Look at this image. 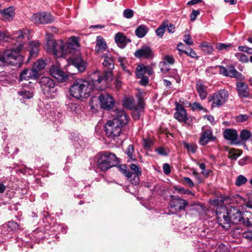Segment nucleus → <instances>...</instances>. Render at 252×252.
<instances>
[{
    "label": "nucleus",
    "mask_w": 252,
    "mask_h": 252,
    "mask_svg": "<svg viewBox=\"0 0 252 252\" xmlns=\"http://www.w3.org/2000/svg\"><path fill=\"white\" fill-rule=\"evenodd\" d=\"M27 33L21 30L15 32L12 34V39L18 42L17 47H14L10 50L0 55V65H11L19 67L23 62V57L19 54L22 49Z\"/></svg>",
    "instance_id": "obj_1"
},
{
    "label": "nucleus",
    "mask_w": 252,
    "mask_h": 252,
    "mask_svg": "<svg viewBox=\"0 0 252 252\" xmlns=\"http://www.w3.org/2000/svg\"><path fill=\"white\" fill-rule=\"evenodd\" d=\"M100 84H97L95 85L92 80V76L90 81L82 79L76 80L70 87L69 94L77 98H87L90 95L94 88L98 90H102L104 89V87L102 85L99 86Z\"/></svg>",
    "instance_id": "obj_2"
},
{
    "label": "nucleus",
    "mask_w": 252,
    "mask_h": 252,
    "mask_svg": "<svg viewBox=\"0 0 252 252\" xmlns=\"http://www.w3.org/2000/svg\"><path fill=\"white\" fill-rule=\"evenodd\" d=\"M127 116L123 111H117V115L112 120H109L105 125L106 134L108 137L114 138L120 136L122 127L127 124Z\"/></svg>",
    "instance_id": "obj_3"
},
{
    "label": "nucleus",
    "mask_w": 252,
    "mask_h": 252,
    "mask_svg": "<svg viewBox=\"0 0 252 252\" xmlns=\"http://www.w3.org/2000/svg\"><path fill=\"white\" fill-rule=\"evenodd\" d=\"M102 58H104L102 65L105 68L104 74L100 75L98 71L92 74V80L95 85L97 84H105L106 81L112 78V70L114 68L113 57L110 53L107 52L102 55Z\"/></svg>",
    "instance_id": "obj_4"
},
{
    "label": "nucleus",
    "mask_w": 252,
    "mask_h": 252,
    "mask_svg": "<svg viewBox=\"0 0 252 252\" xmlns=\"http://www.w3.org/2000/svg\"><path fill=\"white\" fill-rule=\"evenodd\" d=\"M119 162V158L111 153L105 152L100 155L97 160V166L102 171H106L116 166Z\"/></svg>",
    "instance_id": "obj_5"
},
{
    "label": "nucleus",
    "mask_w": 252,
    "mask_h": 252,
    "mask_svg": "<svg viewBox=\"0 0 252 252\" xmlns=\"http://www.w3.org/2000/svg\"><path fill=\"white\" fill-rule=\"evenodd\" d=\"M62 40L51 41L46 44L45 48L48 53L60 57L69 54Z\"/></svg>",
    "instance_id": "obj_6"
},
{
    "label": "nucleus",
    "mask_w": 252,
    "mask_h": 252,
    "mask_svg": "<svg viewBox=\"0 0 252 252\" xmlns=\"http://www.w3.org/2000/svg\"><path fill=\"white\" fill-rule=\"evenodd\" d=\"M228 214L232 223L240 224L247 227L252 224L249 219H245L242 212L235 207L228 208Z\"/></svg>",
    "instance_id": "obj_7"
},
{
    "label": "nucleus",
    "mask_w": 252,
    "mask_h": 252,
    "mask_svg": "<svg viewBox=\"0 0 252 252\" xmlns=\"http://www.w3.org/2000/svg\"><path fill=\"white\" fill-rule=\"evenodd\" d=\"M228 98L227 91L224 89L220 90L214 94L213 96L209 97V101H212V106L220 107L224 104Z\"/></svg>",
    "instance_id": "obj_8"
},
{
    "label": "nucleus",
    "mask_w": 252,
    "mask_h": 252,
    "mask_svg": "<svg viewBox=\"0 0 252 252\" xmlns=\"http://www.w3.org/2000/svg\"><path fill=\"white\" fill-rule=\"evenodd\" d=\"M53 16L49 13H40L33 14L31 20L35 24H46L51 23L54 21Z\"/></svg>",
    "instance_id": "obj_9"
},
{
    "label": "nucleus",
    "mask_w": 252,
    "mask_h": 252,
    "mask_svg": "<svg viewBox=\"0 0 252 252\" xmlns=\"http://www.w3.org/2000/svg\"><path fill=\"white\" fill-rule=\"evenodd\" d=\"M101 108L110 110L113 108L115 105V102L112 96L108 93H101L98 96Z\"/></svg>",
    "instance_id": "obj_10"
},
{
    "label": "nucleus",
    "mask_w": 252,
    "mask_h": 252,
    "mask_svg": "<svg viewBox=\"0 0 252 252\" xmlns=\"http://www.w3.org/2000/svg\"><path fill=\"white\" fill-rule=\"evenodd\" d=\"M225 212L217 213V221L219 224L224 230H228L230 226L231 221L228 214V208L225 210Z\"/></svg>",
    "instance_id": "obj_11"
},
{
    "label": "nucleus",
    "mask_w": 252,
    "mask_h": 252,
    "mask_svg": "<svg viewBox=\"0 0 252 252\" xmlns=\"http://www.w3.org/2000/svg\"><path fill=\"white\" fill-rule=\"evenodd\" d=\"M174 118L179 122H184L188 126H190L191 124V121H190L189 118L187 117L185 109L180 104H176Z\"/></svg>",
    "instance_id": "obj_12"
},
{
    "label": "nucleus",
    "mask_w": 252,
    "mask_h": 252,
    "mask_svg": "<svg viewBox=\"0 0 252 252\" xmlns=\"http://www.w3.org/2000/svg\"><path fill=\"white\" fill-rule=\"evenodd\" d=\"M219 67L220 68V73L225 76L234 77L238 80L244 79L242 74L237 71L233 66H229L227 68L222 66H219Z\"/></svg>",
    "instance_id": "obj_13"
},
{
    "label": "nucleus",
    "mask_w": 252,
    "mask_h": 252,
    "mask_svg": "<svg viewBox=\"0 0 252 252\" xmlns=\"http://www.w3.org/2000/svg\"><path fill=\"white\" fill-rule=\"evenodd\" d=\"M216 137L213 135L212 130L211 129H205L202 127V132L199 143L201 145H206L209 141H214Z\"/></svg>",
    "instance_id": "obj_14"
},
{
    "label": "nucleus",
    "mask_w": 252,
    "mask_h": 252,
    "mask_svg": "<svg viewBox=\"0 0 252 252\" xmlns=\"http://www.w3.org/2000/svg\"><path fill=\"white\" fill-rule=\"evenodd\" d=\"M39 83L44 94H49L54 89L55 84L49 77H42L40 79Z\"/></svg>",
    "instance_id": "obj_15"
},
{
    "label": "nucleus",
    "mask_w": 252,
    "mask_h": 252,
    "mask_svg": "<svg viewBox=\"0 0 252 252\" xmlns=\"http://www.w3.org/2000/svg\"><path fill=\"white\" fill-rule=\"evenodd\" d=\"M134 56L137 58L152 59L154 57V53L151 48L148 46H143L137 50Z\"/></svg>",
    "instance_id": "obj_16"
},
{
    "label": "nucleus",
    "mask_w": 252,
    "mask_h": 252,
    "mask_svg": "<svg viewBox=\"0 0 252 252\" xmlns=\"http://www.w3.org/2000/svg\"><path fill=\"white\" fill-rule=\"evenodd\" d=\"M50 73L52 76L59 82H63L67 80L68 76L57 65L52 66L50 68Z\"/></svg>",
    "instance_id": "obj_17"
},
{
    "label": "nucleus",
    "mask_w": 252,
    "mask_h": 252,
    "mask_svg": "<svg viewBox=\"0 0 252 252\" xmlns=\"http://www.w3.org/2000/svg\"><path fill=\"white\" fill-rule=\"evenodd\" d=\"M39 76V73L35 71L33 68L32 69H24L20 74L19 80H29L30 79L37 80Z\"/></svg>",
    "instance_id": "obj_18"
},
{
    "label": "nucleus",
    "mask_w": 252,
    "mask_h": 252,
    "mask_svg": "<svg viewBox=\"0 0 252 252\" xmlns=\"http://www.w3.org/2000/svg\"><path fill=\"white\" fill-rule=\"evenodd\" d=\"M171 208L174 209L175 211H180L185 209L188 206V202L180 198L174 197L170 202L169 204Z\"/></svg>",
    "instance_id": "obj_19"
},
{
    "label": "nucleus",
    "mask_w": 252,
    "mask_h": 252,
    "mask_svg": "<svg viewBox=\"0 0 252 252\" xmlns=\"http://www.w3.org/2000/svg\"><path fill=\"white\" fill-rule=\"evenodd\" d=\"M68 62L77 68L79 72H82L85 70V63L79 54L75 57L69 58Z\"/></svg>",
    "instance_id": "obj_20"
},
{
    "label": "nucleus",
    "mask_w": 252,
    "mask_h": 252,
    "mask_svg": "<svg viewBox=\"0 0 252 252\" xmlns=\"http://www.w3.org/2000/svg\"><path fill=\"white\" fill-rule=\"evenodd\" d=\"M236 88L240 97H249L250 93L248 91V86L246 83L242 82H238L236 84Z\"/></svg>",
    "instance_id": "obj_21"
},
{
    "label": "nucleus",
    "mask_w": 252,
    "mask_h": 252,
    "mask_svg": "<svg viewBox=\"0 0 252 252\" xmlns=\"http://www.w3.org/2000/svg\"><path fill=\"white\" fill-rule=\"evenodd\" d=\"M130 169L134 172L132 173V179H130L132 184L136 185L138 184L139 182V175H141V172L139 167L134 164H131L130 165Z\"/></svg>",
    "instance_id": "obj_22"
},
{
    "label": "nucleus",
    "mask_w": 252,
    "mask_h": 252,
    "mask_svg": "<svg viewBox=\"0 0 252 252\" xmlns=\"http://www.w3.org/2000/svg\"><path fill=\"white\" fill-rule=\"evenodd\" d=\"M96 42L95 51L97 53H100L107 49V43L101 36H97Z\"/></svg>",
    "instance_id": "obj_23"
},
{
    "label": "nucleus",
    "mask_w": 252,
    "mask_h": 252,
    "mask_svg": "<svg viewBox=\"0 0 252 252\" xmlns=\"http://www.w3.org/2000/svg\"><path fill=\"white\" fill-rule=\"evenodd\" d=\"M115 40L117 45L121 48H124L130 40L122 33L118 32L115 35Z\"/></svg>",
    "instance_id": "obj_24"
},
{
    "label": "nucleus",
    "mask_w": 252,
    "mask_h": 252,
    "mask_svg": "<svg viewBox=\"0 0 252 252\" xmlns=\"http://www.w3.org/2000/svg\"><path fill=\"white\" fill-rule=\"evenodd\" d=\"M223 136L225 139L234 143L237 139L238 134L236 130L227 128L223 132Z\"/></svg>",
    "instance_id": "obj_25"
},
{
    "label": "nucleus",
    "mask_w": 252,
    "mask_h": 252,
    "mask_svg": "<svg viewBox=\"0 0 252 252\" xmlns=\"http://www.w3.org/2000/svg\"><path fill=\"white\" fill-rule=\"evenodd\" d=\"M65 44L69 54L74 52L75 48L78 47L79 46L78 38L76 36L71 37L69 40L68 42Z\"/></svg>",
    "instance_id": "obj_26"
},
{
    "label": "nucleus",
    "mask_w": 252,
    "mask_h": 252,
    "mask_svg": "<svg viewBox=\"0 0 252 252\" xmlns=\"http://www.w3.org/2000/svg\"><path fill=\"white\" fill-rule=\"evenodd\" d=\"M207 87L205 86L200 81H197L196 83V89L201 99H204L207 96Z\"/></svg>",
    "instance_id": "obj_27"
},
{
    "label": "nucleus",
    "mask_w": 252,
    "mask_h": 252,
    "mask_svg": "<svg viewBox=\"0 0 252 252\" xmlns=\"http://www.w3.org/2000/svg\"><path fill=\"white\" fill-rule=\"evenodd\" d=\"M15 8L10 6L7 8L0 10V13L4 18L6 20L12 19L15 15Z\"/></svg>",
    "instance_id": "obj_28"
},
{
    "label": "nucleus",
    "mask_w": 252,
    "mask_h": 252,
    "mask_svg": "<svg viewBox=\"0 0 252 252\" xmlns=\"http://www.w3.org/2000/svg\"><path fill=\"white\" fill-rule=\"evenodd\" d=\"M149 28L145 25H141L135 30V34L139 38H142L147 34Z\"/></svg>",
    "instance_id": "obj_29"
},
{
    "label": "nucleus",
    "mask_w": 252,
    "mask_h": 252,
    "mask_svg": "<svg viewBox=\"0 0 252 252\" xmlns=\"http://www.w3.org/2000/svg\"><path fill=\"white\" fill-rule=\"evenodd\" d=\"M39 43L38 41H34L30 42L31 50L30 55L31 57H36L39 51Z\"/></svg>",
    "instance_id": "obj_30"
},
{
    "label": "nucleus",
    "mask_w": 252,
    "mask_h": 252,
    "mask_svg": "<svg viewBox=\"0 0 252 252\" xmlns=\"http://www.w3.org/2000/svg\"><path fill=\"white\" fill-rule=\"evenodd\" d=\"M123 105L129 109H136L134 100L132 97L126 98L123 102Z\"/></svg>",
    "instance_id": "obj_31"
},
{
    "label": "nucleus",
    "mask_w": 252,
    "mask_h": 252,
    "mask_svg": "<svg viewBox=\"0 0 252 252\" xmlns=\"http://www.w3.org/2000/svg\"><path fill=\"white\" fill-rule=\"evenodd\" d=\"M244 231L242 227L239 226H235L231 230V234L234 238H238L241 236L243 238Z\"/></svg>",
    "instance_id": "obj_32"
},
{
    "label": "nucleus",
    "mask_w": 252,
    "mask_h": 252,
    "mask_svg": "<svg viewBox=\"0 0 252 252\" xmlns=\"http://www.w3.org/2000/svg\"><path fill=\"white\" fill-rule=\"evenodd\" d=\"M17 93L18 95L21 96L24 99L31 98L33 96V93L32 92L24 89L18 91Z\"/></svg>",
    "instance_id": "obj_33"
},
{
    "label": "nucleus",
    "mask_w": 252,
    "mask_h": 252,
    "mask_svg": "<svg viewBox=\"0 0 252 252\" xmlns=\"http://www.w3.org/2000/svg\"><path fill=\"white\" fill-rule=\"evenodd\" d=\"M45 66V62L42 60H39L34 63L32 68L35 71H36L37 73H39V71L44 68Z\"/></svg>",
    "instance_id": "obj_34"
},
{
    "label": "nucleus",
    "mask_w": 252,
    "mask_h": 252,
    "mask_svg": "<svg viewBox=\"0 0 252 252\" xmlns=\"http://www.w3.org/2000/svg\"><path fill=\"white\" fill-rule=\"evenodd\" d=\"M119 170L124 174L127 178L132 179V173L127 169V167L126 165L121 164L118 166Z\"/></svg>",
    "instance_id": "obj_35"
},
{
    "label": "nucleus",
    "mask_w": 252,
    "mask_h": 252,
    "mask_svg": "<svg viewBox=\"0 0 252 252\" xmlns=\"http://www.w3.org/2000/svg\"><path fill=\"white\" fill-rule=\"evenodd\" d=\"M146 73V66L143 64H139L136 68V76L137 78H140Z\"/></svg>",
    "instance_id": "obj_36"
},
{
    "label": "nucleus",
    "mask_w": 252,
    "mask_h": 252,
    "mask_svg": "<svg viewBox=\"0 0 252 252\" xmlns=\"http://www.w3.org/2000/svg\"><path fill=\"white\" fill-rule=\"evenodd\" d=\"M251 136V132L247 129L242 130L240 134V137L242 140L246 141L250 138Z\"/></svg>",
    "instance_id": "obj_37"
},
{
    "label": "nucleus",
    "mask_w": 252,
    "mask_h": 252,
    "mask_svg": "<svg viewBox=\"0 0 252 252\" xmlns=\"http://www.w3.org/2000/svg\"><path fill=\"white\" fill-rule=\"evenodd\" d=\"M166 28V26L165 23H163L161 26H160L156 31V33L157 36L160 37H162L165 32Z\"/></svg>",
    "instance_id": "obj_38"
},
{
    "label": "nucleus",
    "mask_w": 252,
    "mask_h": 252,
    "mask_svg": "<svg viewBox=\"0 0 252 252\" xmlns=\"http://www.w3.org/2000/svg\"><path fill=\"white\" fill-rule=\"evenodd\" d=\"M184 147L187 149V150L191 152L192 153H195L196 149H197V146L193 144V143H185L184 144Z\"/></svg>",
    "instance_id": "obj_39"
},
{
    "label": "nucleus",
    "mask_w": 252,
    "mask_h": 252,
    "mask_svg": "<svg viewBox=\"0 0 252 252\" xmlns=\"http://www.w3.org/2000/svg\"><path fill=\"white\" fill-rule=\"evenodd\" d=\"M134 151L133 146L132 145H129L125 152L126 154L129 158L133 160L135 159V157L133 155Z\"/></svg>",
    "instance_id": "obj_40"
},
{
    "label": "nucleus",
    "mask_w": 252,
    "mask_h": 252,
    "mask_svg": "<svg viewBox=\"0 0 252 252\" xmlns=\"http://www.w3.org/2000/svg\"><path fill=\"white\" fill-rule=\"evenodd\" d=\"M247 182V179L243 175H239L238 176L235 185L238 186H241L245 184Z\"/></svg>",
    "instance_id": "obj_41"
},
{
    "label": "nucleus",
    "mask_w": 252,
    "mask_h": 252,
    "mask_svg": "<svg viewBox=\"0 0 252 252\" xmlns=\"http://www.w3.org/2000/svg\"><path fill=\"white\" fill-rule=\"evenodd\" d=\"M236 58L241 62L247 63L248 62V57L246 55L241 53H238L235 54Z\"/></svg>",
    "instance_id": "obj_42"
},
{
    "label": "nucleus",
    "mask_w": 252,
    "mask_h": 252,
    "mask_svg": "<svg viewBox=\"0 0 252 252\" xmlns=\"http://www.w3.org/2000/svg\"><path fill=\"white\" fill-rule=\"evenodd\" d=\"M179 51L181 53H185V54L188 55V56H189L190 57H191L192 58L197 57L196 53L195 52V51L193 49H192L191 48H189V52H188V51H186L184 49H181L180 48V49L179 48Z\"/></svg>",
    "instance_id": "obj_43"
},
{
    "label": "nucleus",
    "mask_w": 252,
    "mask_h": 252,
    "mask_svg": "<svg viewBox=\"0 0 252 252\" xmlns=\"http://www.w3.org/2000/svg\"><path fill=\"white\" fill-rule=\"evenodd\" d=\"M243 238L248 240L252 241V229L249 228L244 231Z\"/></svg>",
    "instance_id": "obj_44"
},
{
    "label": "nucleus",
    "mask_w": 252,
    "mask_h": 252,
    "mask_svg": "<svg viewBox=\"0 0 252 252\" xmlns=\"http://www.w3.org/2000/svg\"><path fill=\"white\" fill-rule=\"evenodd\" d=\"M249 119V116L245 114H241L235 117V120L237 122L242 123L247 121Z\"/></svg>",
    "instance_id": "obj_45"
},
{
    "label": "nucleus",
    "mask_w": 252,
    "mask_h": 252,
    "mask_svg": "<svg viewBox=\"0 0 252 252\" xmlns=\"http://www.w3.org/2000/svg\"><path fill=\"white\" fill-rule=\"evenodd\" d=\"M159 66L160 67V70L163 73L167 72L169 69V66L165 61L160 62Z\"/></svg>",
    "instance_id": "obj_46"
},
{
    "label": "nucleus",
    "mask_w": 252,
    "mask_h": 252,
    "mask_svg": "<svg viewBox=\"0 0 252 252\" xmlns=\"http://www.w3.org/2000/svg\"><path fill=\"white\" fill-rule=\"evenodd\" d=\"M190 107L191 109L193 111L195 110H204V108L198 102H193L191 104H190Z\"/></svg>",
    "instance_id": "obj_47"
},
{
    "label": "nucleus",
    "mask_w": 252,
    "mask_h": 252,
    "mask_svg": "<svg viewBox=\"0 0 252 252\" xmlns=\"http://www.w3.org/2000/svg\"><path fill=\"white\" fill-rule=\"evenodd\" d=\"M123 14L125 18L129 19L133 17V11L131 9H127L124 11Z\"/></svg>",
    "instance_id": "obj_48"
},
{
    "label": "nucleus",
    "mask_w": 252,
    "mask_h": 252,
    "mask_svg": "<svg viewBox=\"0 0 252 252\" xmlns=\"http://www.w3.org/2000/svg\"><path fill=\"white\" fill-rule=\"evenodd\" d=\"M175 190L180 193H183L184 194H192L191 191L189 189H186L183 188H175Z\"/></svg>",
    "instance_id": "obj_49"
},
{
    "label": "nucleus",
    "mask_w": 252,
    "mask_h": 252,
    "mask_svg": "<svg viewBox=\"0 0 252 252\" xmlns=\"http://www.w3.org/2000/svg\"><path fill=\"white\" fill-rule=\"evenodd\" d=\"M183 40L188 45H191L193 44V41L191 38L190 35L189 34L184 35Z\"/></svg>",
    "instance_id": "obj_50"
},
{
    "label": "nucleus",
    "mask_w": 252,
    "mask_h": 252,
    "mask_svg": "<svg viewBox=\"0 0 252 252\" xmlns=\"http://www.w3.org/2000/svg\"><path fill=\"white\" fill-rule=\"evenodd\" d=\"M231 46L230 44L219 43L217 45L216 47L219 50H223L227 49Z\"/></svg>",
    "instance_id": "obj_51"
},
{
    "label": "nucleus",
    "mask_w": 252,
    "mask_h": 252,
    "mask_svg": "<svg viewBox=\"0 0 252 252\" xmlns=\"http://www.w3.org/2000/svg\"><path fill=\"white\" fill-rule=\"evenodd\" d=\"M153 144V142L149 139H143V146L146 149L150 148Z\"/></svg>",
    "instance_id": "obj_52"
},
{
    "label": "nucleus",
    "mask_w": 252,
    "mask_h": 252,
    "mask_svg": "<svg viewBox=\"0 0 252 252\" xmlns=\"http://www.w3.org/2000/svg\"><path fill=\"white\" fill-rule=\"evenodd\" d=\"M200 14V11L199 10H193L190 14V21H194L196 17Z\"/></svg>",
    "instance_id": "obj_53"
},
{
    "label": "nucleus",
    "mask_w": 252,
    "mask_h": 252,
    "mask_svg": "<svg viewBox=\"0 0 252 252\" xmlns=\"http://www.w3.org/2000/svg\"><path fill=\"white\" fill-rule=\"evenodd\" d=\"M7 225L8 227L11 228L12 230L18 229L19 227V224L17 222L13 221L8 222Z\"/></svg>",
    "instance_id": "obj_54"
},
{
    "label": "nucleus",
    "mask_w": 252,
    "mask_h": 252,
    "mask_svg": "<svg viewBox=\"0 0 252 252\" xmlns=\"http://www.w3.org/2000/svg\"><path fill=\"white\" fill-rule=\"evenodd\" d=\"M118 62L120 63V65L122 67L123 69L125 70L126 69V66L125 65V63L126 62V59L125 58L119 57L118 58Z\"/></svg>",
    "instance_id": "obj_55"
},
{
    "label": "nucleus",
    "mask_w": 252,
    "mask_h": 252,
    "mask_svg": "<svg viewBox=\"0 0 252 252\" xmlns=\"http://www.w3.org/2000/svg\"><path fill=\"white\" fill-rule=\"evenodd\" d=\"M163 170L165 174L168 175L170 172V167L168 163H164L163 166Z\"/></svg>",
    "instance_id": "obj_56"
},
{
    "label": "nucleus",
    "mask_w": 252,
    "mask_h": 252,
    "mask_svg": "<svg viewBox=\"0 0 252 252\" xmlns=\"http://www.w3.org/2000/svg\"><path fill=\"white\" fill-rule=\"evenodd\" d=\"M138 108H137L136 109H143L144 107V100H143V98L140 96H139L138 98Z\"/></svg>",
    "instance_id": "obj_57"
},
{
    "label": "nucleus",
    "mask_w": 252,
    "mask_h": 252,
    "mask_svg": "<svg viewBox=\"0 0 252 252\" xmlns=\"http://www.w3.org/2000/svg\"><path fill=\"white\" fill-rule=\"evenodd\" d=\"M140 78H141L139 82L140 84H141L143 86H145L148 84L149 79L147 77L143 76V77H141Z\"/></svg>",
    "instance_id": "obj_58"
},
{
    "label": "nucleus",
    "mask_w": 252,
    "mask_h": 252,
    "mask_svg": "<svg viewBox=\"0 0 252 252\" xmlns=\"http://www.w3.org/2000/svg\"><path fill=\"white\" fill-rule=\"evenodd\" d=\"M58 32V30L57 28L55 27L50 26L48 27L46 30V32H48L49 33H57Z\"/></svg>",
    "instance_id": "obj_59"
},
{
    "label": "nucleus",
    "mask_w": 252,
    "mask_h": 252,
    "mask_svg": "<svg viewBox=\"0 0 252 252\" xmlns=\"http://www.w3.org/2000/svg\"><path fill=\"white\" fill-rule=\"evenodd\" d=\"M164 60L169 64H172L174 63V59L171 56H166L164 57Z\"/></svg>",
    "instance_id": "obj_60"
},
{
    "label": "nucleus",
    "mask_w": 252,
    "mask_h": 252,
    "mask_svg": "<svg viewBox=\"0 0 252 252\" xmlns=\"http://www.w3.org/2000/svg\"><path fill=\"white\" fill-rule=\"evenodd\" d=\"M45 39L47 41L46 44H48L50 41H55L53 39V34L48 32H46Z\"/></svg>",
    "instance_id": "obj_61"
},
{
    "label": "nucleus",
    "mask_w": 252,
    "mask_h": 252,
    "mask_svg": "<svg viewBox=\"0 0 252 252\" xmlns=\"http://www.w3.org/2000/svg\"><path fill=\"white\" fill-rule=\"evenodd\" d=\"M184 181L187 183L190 187H193L194 185L192 181L189 177H184Z\"/></svg>",
    "instance_id": "obj_62"
},
{
    "label": "nucleus",
    "mask_w": 252,
    "mask_h": 252,
    "mask_svg": "<svg viewBox=\"0 0 252 252\" xmlns=\"http://www.w3.org/2000/svg\"><path fill=\"white\" fill-rule=\"evenodd\" d=\"M202 2L201 0H191L187 3L188 5H193Z\"/></svg>",
    "instance_id": "obj_63"
},
{
    "label": "nucleus",
    "mask_w": 252,
    "mask_h": 252,
    "mask_svg": "<svg viewBox=\"0 0 252 252\" xmlns=\"http://www.w3.org/2000/svg\"><path fill=\"white\" fill-rule=\"evenodd\" d=\"M213 50V48L211 45H209L207 48L203 49L204 52L207 54H210L212 53Z\"/></svg>",
    "instance_id": "obj_64"
}]
</instances>
